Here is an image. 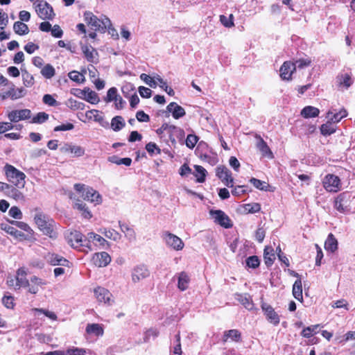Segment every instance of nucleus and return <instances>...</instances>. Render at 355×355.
Returning a JSON list of instances; mask_svg holds the SVG:
<instances>
[{"mask_svg": "<svg viewBox=\"0 0 355 355\" xmlns=\"http://www.w3.org/2000/svg\"><path fill=\"white\" fill-rule=\"evenodd\" d=\"M35 9L39 17L43 20H52L55 17L52 6L46 1L41 0L35 2Z\"/></svg>", "mask_w": 355, "mask_h": 355, "instance_id": "nucleus-5", "label": "nucleus"}, {"mask_svg": "<svg viewBox=\"0 0 355 355\" xmlns=\"http://www.w3.org/2000/svg\"><path fill=\"white\" fill-rule=\"evenodd\" d=\"M209 214L214 220V223L220 225L225 228H230L232 227V223L229 216L222 210H213L209 211Z\"/></svg>", "mask_w": 355, "mask_h": 355, "instance_id": "nucleus-9", "label": "nucleus"}, {"mask_svg": "<svg viewBox=\"0 0 355 355\" xmlns=\"http://www.w3.org/2000/svg\"><path fill=\"white\" fill-rule=\"evenodd\" d=\"M40 73L45 78L51 79L55 76V70L51 64H46L42 68Z\"/></svg>", "mask_w": 355, "mask_h": 355, "instance_id": "nucleus-41", "label": "nucleus"}, {"mask_svg": "<svg viewBox=\"0 0 355 355\" xmlns=\"http://www.w3.org/2000/svg\"><path fill=\"white\" fill-rule=\"evenodd\" d=\"M46 259L48 263L53 266H66L69 264V261L64 257L53 253H49L46 256Z\"/></svg>", "mask_w": 355, "mask_h": 355, "instance_id": "nucleus-22", "label": "nucleus"}, {"mask_svg": "<svg viewBox=\"0 0 355 355\" xmlns=\"http://www.w3.org/2000/svg\"><path fill=\"white\" fill-rule=\"evenodd\" d=\"M5 173L8 180L18 188L25 185V174L10 164H6Z\"/></svg>", "mask_w": 355, "mask_h": 355, "instance_id": "nucleus-3", "label": "nucleus"}, {"mask_svg": "<svg viewBox=\"0 0 355 355\" xmlns=\"http://www.w3.org/2000/svg\"><path fill=\"white\" fill-rule=\"evenodd\" d=\"M87 239L88 241H95L101 246H104L106 243H107V241L104 238L94 232H89L87 234Z\"/></svg>", "mask_w": 355, "mask_h": 355, "instance_id": "nucleus-48", "label": "nucleus"}, {"mask_svg": "<svg viewBox=\"0 0 355 355\" xmlns=\"http://www.w3.org/2000/svg\"><path fill=\"white\" fill-rule=\"evenodd\" d=\"M7 86L9 87V89L0 94V98H1L2 100H5L8 98H10L12 100H16L22 98L26 94V91L24 88H15L12 83L8 81Z\"/></svg>", "mask_w": 355, "mask_h": 355, "instance_id": "nucleus-10", "label": "nucleus"}, {"mask_svg": "<svg viewBox=\"0 0 355 355\" xmlns=\"http://www.w3.org/2000/svg\"><path fill=\"white\" fill-rule=\"evenodd\" d=\"M33 311H35V312H37V313H42L46 317H48L49 318H50L52 320H56L57 318H58L56 314L54 312L49 311L48 310H45V309H37V308H35V309H33Z\"/></svg>", "mask_w": 355, "mask_h": 355, "instance_id": "nucleus-62", "label": "nucleus"}, {"mask_svg": "<svg viewBox=\"0 0 355 355\" xmlns=\"http://www.w3.org/2000/svg\"><path fill=\"white\" fill-rule=\"evenodd\" d=\"M339 85L344 86L346 89L349 87L352 84V80L349 75L345 74L338 78Z\"/></svg>", "mask_w": 355, "mask_h": 355, "instance_id": "nucleus-54", "label": "nucleus"}, {"mask_svg": "<svg viewBox=\"0 0 355 355\" xmlns=\"http://www.w3.org/2000/svg\"><path fill=\"white\" fill-rule=\"evenodd\" d=\"M86 332L90 335H94L97 337L102 336L104 333L103 327L99 324H88L86 327Z\"/></svg>", "mask_w": 355, "mask_h": 355, "instance_id": "nucleus-29", "label": "nucleus"}, {"mask_svg": "<svg viewBox=\"0 0 355 355\" xmlns=\"http://www.w3.org/2000/svg\"><path fill=\"white\" fill-rule=\"evenodd\" d=\"M162 238L165 242L166 245L174 250H181L184 246L182 240L180 237L169 232H164L162 233Z\"/></svg>", "mask_w": 355, "mask_h": 355, "instance_id": "nucleus-6", "label": "nucleus"}, {"mask_svg": "<svg viewBox=\"0 0 355 355\" xmlns=\"http://www.w3.org/2000/svg\"><path fill=\"white\" fill-rule=\"evenodd\" d=\"M311 60L310 58H306V59H299L295 60V62H293L294 66H295V69L297 68L298 69H304L306 67H309L311 64Z\"/></svg>", "mask_w": 355, "mask_h": 355, "instance_id": "nucleus-55", "label": "nucleus"}, {"mask_svg": "<svg viewBox=\"0 0 355 355\" xmlns=\"http://www.w3.org/2000/svg\"><path fill=\"white\" fill-rule=\"evenodd\" d=\"M65 355H86V352L83 349L73 347L64 351Z\"/></svg>", "mask_w": 355, "mask_h": 355, "instance_id": "nucleus-63", "label": "nucleus"}, {"mask_svg": "<svg viewBox=\"0 0 355 355\" xmlns=\"http://www.w3.org/2000/svg\"><path fill=\"white\" fill-rule=\"evenodd\" d=\"M320 329V324H315L304 328L302 332L301 336L304 338H311L313 335L316 334Z\"/></svg>", "mask_w": 355, "mask_h": 355, "instance_id": "nucleus-37", "label": "nucleus"}, {"mask_svg": "<svg viewBox=\"0 0 355 355\" xmlns=\"http://www.w3.org/2000/svg\"><path fill=\"white\" fill-rule=\"evenodd\" d=\"M1 230L6 231L7 233L15 237H19L23 235L20 231H18L17 229L10 225L9 224L2 223L1 224Z\"/></svg>", "mask_w": 355, "mask_h": 355, "instance_id": "nucleus-45", "label": "nucleus"}, {"mask_svg": "<svg viewBox=\"0 0 355 355\" xmlns=\"http://www.w3.org/2000/svg\"><path fill=\"white\" fill-rule=\"evenodd\" d=\"M95 297L99 303H103L108 306L112 305L114 302L112 294L106 288L98 286L94 291Z\"/></svg>", "mask_w": 355, "mask_h": 355, "instance_id": "nucleus-12", "label": "nucleus"}, {"mask_svg": "<svg viewBox=\"0 0 355 355\" xmlns=\"http://www.w3.org/2000/svg\"><path fill=\"white\" fill-rule=\"evenodd\" d=\"M234 16L232 14H231L229 17H227L225 15H220V21L221 24L227 28H230L234 26V21H233Z\"/></svg>", "mask_w": 355, "mask_h": 355, "instance_id": "nucleus-56", "label": "nucleus"}, {"mask_svg": "<svg viewBox=\"0 0 355 355\" xmlns=\"http://www.w3.org/2000/svg\"><path fill=\"white\" fill-rule=\"evenodd\" d=\"M31 117V111L28 109L16 110L10 112L8 118L10 122H18L21 120L29 119Z\"/></svg>", "mask_w": 355, "mask_h": 355, "instance_id": "nucleus-16", "label": "nucleus"}, {"mask_svg": "<svg viewBox=\"0 0 355 355\" xmlns=\"http://www.w3.org/2000/svg\"><path fill=\"white\" fill-rule=\"evenodd\" d=\"M74 189L80 193L82 192V197L84 200L94 202L97 205L101 203V196L93 188L86 187L85 185L83 184H75Z\"/></svg>", "mask_w": 355, "mask_h": 355, "instance_id": "nucleus-4", "label": "nucleus"}, {"mask_svg": "<svg viewBox=\"0 0 355 355\" xmlns=\"http://www.w3.org/2000/svg\"><path fill=\"white\" fill-rule=\"evenodd\" d=\"M295 71V66L293 62H284L280 68V76L283 80H289Z\"/></svg>", "mask_w": 355, "mask_h": 355, "instance_id": "nucleus-20", "label": "nucleus"}, {"mask_svg": "<svg viewBox=\"0 0 355 355\" xmlns=\"http://www.w3.org/2000/svg\"><path fill=\"white\" fill-rule=\"evenodd\" d=\"M244 209L247 213L254 214L260 211L261 205L259 203L246 204Z\"/></svg>", "mask_w": 355, "mask_h": 355, "instance_id": "nucleus-59", "label": "nucleus"}, {"mask_svg": "<svg viewBox=\"0 0 355 355\" xmlns=\"http://www.w3.org/2000/svg\"><path fill=\"white\" fill-rule=\"evenodd\" d=\"M334 111V110H330L327 113V118L334 123L339 122L347 114V111L344 109L340 110L338 112H335Z\"/></svg>", "mask_w": 355, "mask_h": 355, "instance_id": "nucleus-28", "label": "nucleus"}, {"mask_svg": "<svg viewBox=\"0 0 355 355\" xmlns=\"http://www.w3.org/2000/svg\"><path fill=\"white\" fill-rule=\"evenodd\" d=\"M99 232L107 238L112 239L114 241H119L121 237V234L113 229L107 230L106 228H101Z\"/></svg>", "mask_w": 355, "mask_h": 355, "instance_id": "nucleus-36", "label": "nucleus"}, {"mask_svg": "<svg viewBox=\"0 0 355 355\" xmlns=\"http://www.w3.org/2000/svg\"><path fill=\"white\" fill-rule=\"evenodd\" d=\"M83 234L78 231L69 232L67 236L68 243L73 248H79L80 246H88L87 240H83Z\"/></svg>", "mask_w": 355, "mask_h": 355, "instance_id": "nucleus-15", "label": "nucleus"}, {"mask_svg": "<svg viewBox=\"0 0 355 355\" xmlns=\"http://www.w3.org/2000/svg\"><path fill=\"white\" fill-rule=\"evenodd\" d=\"M166 111L171 113L175 119H179L186 114L184 109L175 102L169 103L166 107Z\"/></svg>", "mask_w": 355, "mask_h": 355, "instance_id": "nucleus-21", "label": "nucleus"}, {"mask_svg": "<svg viewBox=\"0 0 355 355\" xmlns=\"http://www.w3.org/2000/svg\"><path fill=\"white\" fill-rule=\"evenodd\" d=\"M84 19L87 25L95 31L104 33L112 26L111 21L108 17L103 15L101 18H98L90 11L84 12Z\"/></svg>", "mask_w": 355, "mask_h": 355, "instance_id": "nucleus-1", "label": "nucleus"}, {"mask_svg": "<svg viewBox=\"0 0 355 355\" xmlns=\"http://www.w3.org/2000/svg\"><path fill=\"white\" fill-rule=\"evenodd\" d=\"M22 78L24 84L26 87H31L34 84V78L33 75L29 73L27 71H22Z\"/></svg>", "mask_w": 355, "mask_h": 355, "instance_id": "nucleus-52", "label": "nucleus"}, {"mask_svg": "<svg viewBox=\"0 0 355 355\" xmlns=\"http://www.w3.org/2000/svg\"><path fill=\"white\" fill-rule=\"evenodd\" d=\"M196 169L195 176L197 178V182L202 183L205 181V177L207 175V171L201 166L195 165Z\"/></svg>", "mask_w": 355, "mask_h": 355, "instance_id": "nucleus-44", "label": "nucleus"}, {"mask_svg": "<svg viewBox=\"0 0 355 355\" xmlns=\"http://www.w3.org/2000/svg\"><path fill=\"white\" fill-rule=\"evenodd\" d=\"M9 215L16 219H21L22 218V213L21 210L16 206L12 207L9 210Z\"/></svg>", "mask_w": 355, "mask_h": 355, "instance_id": "nucleus-64", "label": "nucleus"}, {"mask_svg": "<svg viewBox=\"0 0 355 355\" xmlns=\"http://www.w3.org/2000/svg\"><path fill=\"white\" fill-rule=\"evenodd\" d=\"M263 259L265 264L267 266H270L272 265L274 260L275 259V254L272 247L266 246L263 252Z\"/></svg>", "mask_w": 355, "mask_h": 355, "instance_id": "nucleus-32", "label": "nucleus"}, {"mask_svg": "<svg viewBox=\"0 0 355 355\" xmlns=\"http://www.w3.org/2000/svg\"><path fill=\"white\" fill-rule=\"evenodd\" d=\"M261 307L268 322L272 324L275 326H277L279 324V315L272 307V306L268 303L261 302Z\"/></svg>", "mask_w": 355, "mask_h": 355, "instance_id": "nucleus-13", "label": "nucleus"}, {"mask_svg": "<svg viewBox=\"0 0 355 355\" xmlns=\"http://www.w3.org/2000/svg\"><path fill=\"white\" fill-rule=\"evenodd\" d=\"M148 267L144 264H139L133 268L131 272L132 282L138 283L150 276Z\"/></svg>", "mask_w": 355, "mask_h": 355, "instance_id": "nucleus-11", "label": "nucleus"}, {"mask_svg": "<svg viewBox=\"0 0 355 355\" xmlns=\"http://www.w3.org/2000/svg\"><path fill=\"white\" fill-rule=\"evenodd\" d=\"M245 308L248 310H252L254 307V304L252 300L247 295L238 294L236 298Z\"/></svg>", "mask_w": 355, "mask_h": 355, "instance_id": "nucleus-38", "label": "nucleus"}, {"mask_svg": "<svg viewBox=\"0 0 355 355\" xmlns=\"http://www.w3.org/2000/svg\"><path fill=\"white\" fill-rule=\"evenodd\" d=\"M241 340V334L237 329H230L224 331L222 340L223 343H227L229 340L234 342H239Z\"/></svg>", "mask_w": 355, "mask_h": 355, "instance_id": "nucleus-24", "label": "nucleus"}, {"mask_svg": "<svg viewBox=\"0 0 355 355\" xmlns=\"http://www.w3.org/2000/svg\"><path fill=\"white\" fill-rule=\"evenodd\" d=\"M69 78L78 83L83 82L85 78L83 75L80 74L79 72L76 71H73L69 73L68 74Z\"/></svg>", "mask_w": 355, "mask_h": 355, "instance_id": "nucleus-60", "label": "nucleus"}, {"mask_svg": "<svg viewBox=\"0 0 355 355\" xmlns=\"http://www.w3.org/2000/svg\"><path fill=\"white\" fill-rule=\"evenodd\" d=\"M250 182L252 183L255 188L261 191H268V187L269 185L264 181H261L255 178H252L250 180Z\"/></svg>", "mask_w": 355, "mask_h": 355, "instance_id": "nucleus-47", "label": "nucleus"}, {"mask_svg": "<svg viewBox=\"0 0 355 355\" xmlns=\"http://www.w3.org/2000/svg\"><path fill=\"white\" fill-rule=\"evenodd\" d=\"M82 51L88 62H96L98 60V52L92 46H83Z\"/></svg>", "mask_w": 355, "mask_h": 355, "instance_id": "nucleus-26", "label": "nucleus"}, {"mask_svg": "<svg viewBox=\"0 0 355 355\" xmlns=\"http://www.w3.org/2000/svg\"><path fill=\"white\" fill-rule=\"evenodd\" d=\"M119 96L117 94V89L116 87H111L108 89L107 92V96L105 98V101L106 102H112L114 101L116 98Z\"/></svg>", "mask_w": 355, "mask_h": 355, "instance_id": "nucleus-58", "label": "nucleus"}, {"mask_svg": "<svg viewBox=\"0 0 355 355\" xmlns=\"http://www.w3.org/2000/svg\"><path fill=\"white\" fill-rule=\"evenodd\" d=\"M82 98L92 104H97L99 101L98 94L89 88H85L80 91Z\"/></svg>", "mask_w": 355, "mask_h": 355, "instance_id": "nucleus-23", "label": "nucleus"}, {"mask_svg": "<svg viewBox=\"0 0 355 355\" xmlns=\"http://www.w3.org/2000/svg\"><path fill=\"white\" fill-rule=\"evenodd\" d=\"M125 123L124 119L121 116H114L111 121V127L114 131H119L121 130Z\"/></svg>", "mask_w": 355, "mask_h": 355, "instance_id": "nucleus-43", "label": "nucleus"}, {"mask_svg": "<svg viewBox=\"0 0 355 355\" xmlns=\"http://www.w3.org/2000/svg\"><path fill=\"white\" fill-rule=\"evenodd\" d=\"M257 148L261 152L263 156H267L270 158H272V153L268 147L266 142L261 137H259V141L257 143Z\"/></svg>", "mask_w": 355, "mask_h": 355, "instance_id": "nucleus-34", "label": "nucleus"}, {"mask_svg": "<svg viewBox=\"0 0 355 355\" xmlns=\"http://www.w3.org/2000/svg\"><path fill=\"white\" fill-rule=\"evenodd\" d=\"M49 119V114L44 112H39L36 114V116H35L33 119H32V121H31V123H42L45 121H46Z\"/></svg>", "mask_w": 355, "mask_h": 355, "instance_id": "nucleus-53", "label": "nucleus"}, {"mask_svg": "<svg viewBox=\"0 0 355 355\" xmlns=\"http://www.w3.org/2000/svg\"><path fill=\"white\" fill-rule=\"evenodd\" d=\"M27 272L24 268H20L17 271L16 279L19 288L29 286V281L26 278Z\"/></svg>", "mask_w": 355, "mask_h": 355, "instance_id": "nucleus-27", "label": "nucleus"}, {"mask_svg": "<svg viewBox=\"0 0 355 355\" xmlns=\"http://www.w3.org/2000/svg\"><path fill=\"white\" fill-rule=\"evenodd\" d=\"M190 277L189 275L182 271L178 274V288L181 291H186L189 288Z\"/></svg>", "mask_w": 355, "mask_h": 355, "instance_id": "nucleus-25", "label": "nucleus"}, {"mask_svg": "<svg viewBox=\"0 0 355 355\" xmlns=\"http://www.w3.org/2000/svg\"><path fill=\"white\" fill-rule=\"evenodd\" d=\"M333 123V121L328 119V121L326 123H324L321 125L320 131L322 135L327 136L335 132L336 127Z\"/></svg>", "mask_w": 355, "mask_h": 355, "instance_id": "nucleus-39", "label": "nucleus"}, {"mask_svg": "<svg viewBox=\"0 0 355 355\" xmlns=\"http://www.w3.org/2000/svg\"><path fill=\"white\" fill-rule=\"evenodd\" d=\"M108 161L117 165L123 164L127 166H130L132 163V159L129 157L120 158L116 155L109 157Z\"/></svg>", "mask_w": 355, "mask_h": 355, "instance_id": "nucleus-42", "label": "nucleus"}, {"mask_svg": "<svg viewBox=\"0 0 355 355\" xmlns=\"http://www.w3.org/2000/svg\"><path fill=\"white\" fill-rule=\"evenodd\" d=\"M351 195L348 192L339 194L334 200V208L340 213H346L350 211Z\"/></svg>", "mask_w": 355, "mask_h": 355, "instance_id": "nucleus-7", "label": "nucleus"}, {"mask_svg": "<svg viewBox=\"0 0 355 355\" xmlns=\"http://www.w3.org/2000/svg\"><path fill=\"white\" fill-rule=\"evenodd\" d=\"M166 133L168 135L169 139L173 146L176 145L175 136L180 139H182L184 136V131L182 128L168 123L166 129Z\"/></svg>", "mask_w": 355, "mask_h": 355, "instance_id": "nucleus-17", "label": "nucleus"}, {"mask_svg": "<svg viewBox=\"0 0 355 355\" xmlns=\"http://www.w3.org/2000/svg\"><path fill=\"white\" fill-rule=\"evenodd\" d=\"M92 263L97 267H105L111 261V257L106 252L95 253L92 258Z\"/></svg>", "mask_w": 355, "mask_h": 355, "instance_id": "nucleus-18", "label": "nucleus"}, {"mask_svg": "<svg viewBox=\"0 0 355 355\" xmlns=\"http://www.w3.org/2000/svg\"><path fill=\"white\" fill-rule=\"evenodd\" d=\"M75 207L82 212V216L85 218H92V215L91 212L89 211L88 208L86 207V205L83 202L78 201L75 204Z\"/></svg>", "mask_w": 355, "mask_h": 355, "instance_id": "nucleus-46", "label": "nucleus"}, {"mask_svg": "<svg viewBox=\"0 0 355 355\" xmlns=\"http://www.w3.org/2000/svg\"><path fill=\"white\" fill-rule=\"evenodd\" d=\"M246 265L250 268H257L260 264L259 259L257 256H250L246 259Z\"/></svg>", "mask_w": 355, "mask_h": 355, "instance_id": "nucleus-51", "label": "nucleus"}, {"mask_svg": "<svg viewBox=\"0 0 355 355\" xmlns=\"http://www.w3.org/2000/svg\"><path fill=\"white\" fill-rule=\"evenodd\" d=\"M34 220L38 228L44 234L49 236L50 238L57 236L56 225L53 219L42 213H38L35 215Z\"/></svg>", "mask_w": 355, "mask_h": 355, "instance_id": "nucleus-2", "label": "nucleus"}, {"mask_svg": "<svg viewBox=\"0 0 355 355\" xmlns=\"http://www.w3.org/2000/svg\"><path fill=\"white\" fill-rule=\"evenodd\" d=\"M86 116L89 119H94L95 121L101 122L103 121V117L100 114L99 111L96 110H89L86 112Z\"/></svg>", "mask_w": 355, "mask_h": 355, "instance_id": "nucleus-50", "label": "nucleus"}, {"mask_svg": "<svg viewBox=\"0 0 355 355\" xmlns=\"http://www.w3.org/2000/svg\"><path fill=\"white\" fill-rule=\"evenodd\" d=\"M320 110L318 108L308 105L304 107L301 111V116L305 119L316 117L319 115Z\"/></svg>", "mask_w": 355, "mask_h": 355, "instance_id": "nucleus-30", "label": "nucleus"}, {"mask_svg": "<svg viewBox=\"0 0 355 355\" xmlns=\"http://www.w3.org/2000/svg\"><path fill=\"white\" fill-rule=\"evenodd\" d=\"M146 150L150 155L154 154L155 151L157 152V154H160L161 153L160 148L154 142H149V143H148L146 145Z\"/></svg>", "mask_w": 355, "mask_h": 355, "instance_id": "nucleus-61", "label": "nucleus"}, {"mask_svg": "<svg viewBox=\"0 0 355 355\" xmlns=\"http://www.w3.org/2000/svg\"><path fill=\"white\" fill-rule=\"evenodd\" d=\"M198 141V137L195 135H188L186 139V146L190 148L193 149L196 144H197Z\"/></svg>", "mask_w": 355, "mask_h": 355, "instance_id": "nucleus-57", "label": "nucleus"}, {"mask_svg": "<svg viewBox=\"0 0 355 355\" xmlns=\"http://www.w3.org/2000/svg\"><path fill=\"white\" fill-rule=\"evenodd\" d=\"M324 248L331 252H334L338 248V241L331 233L329 234L324 243Z\"/></svg>", "mask_w": 355, "mask_h": 355, "instance_id": "nucleus-33", "label": "nucleus"}, {"mask_svg": "<svg viewBox=\"0 0 355 355\" xmlns=\"http://www.w3.org/2000/svg\"><path fill=\"white\" fill-rule=\"evenodd\" d=\"M7 196L17 202H24L26 200L24 193L13 186L8 191Z\"/></svg>", "mask_w": 355, "mask_h": 355, "instance_id": "nucleus-31", "label": "nucleus"}, {"mask_svg": "<svg viewBox=\"0 0 355 355\" xmlns=\"http://www.w3.org/2000/svg\"><path fill=\"white\" fill-rule=\"evenodd\" d=\"M216 176L228 187H233L234 178L231 171L225 166H218L216 169Z\"/></svg>", "mask_w": 355, "mask_h": 355, "instance_id": "nucleus-14", "label": "nucleus"}, {"mask_svg": "<svg viewBox=\"0 0 355 355\" xmlns=\"http://www.w3.org/2000/svg\"><path fill=\"white\" fill-rule=\"evenodd\" d=\"M293 295L294 297L300 301L302 300V286L301 279H297L293 286Z\"/></svg>", "mask_w": 355, "mask_h": 355, "instance_id": "nucleus-35", "label": "nucleus"}, {"mask_svg": "<svg viewBox=\"0 0 355 355\" xmlns=\"http://www.w3.org/2000/svg\"><path fill=\"white\" fill-rule=\"evenodd\" d=\"M155 78L158 82L159 86L163 89L168 95L173 96L175 94L173 89L168 87L166 82L164 81L159 76H157Z\"/></svg>", "mask_w": 355, "mask_h": 355, "instance_id": "nucleus-49", "label": "nucleus"}, {"mask_svg": "<svg viewBox=\"0 0 355 355\" xmlns=\"http://www.w3.org/2000/svg\"><path fill=\"white\" fill-rule=\"evenodd\" d=\"M322 185L328 192L336 193L341 188L340 178L334 174H327L322 180Z\"/></svg>", "mask_w": 355, "mask_h": 355, "instance_id": "nucleus-8", "label": "nucleus"}, {"mask_svg": "<svg viewBox=\"0 0 355 355\" xmlns=\"http://www.w3.org/2000/svg\"><path fill=\"white\" fill-rule=\"evenodd\" d=\"M13 29L15 33L19 35H26L29 32L28 26L21 21L15 22L13 25Z\"/></svg>", "mask_w": 355, "mask_h": 355, "instance_id": "nucleus-40", "label": "nucleus"}, {"mask_svg": "<svg viewBox=\"0 0 355 355\" xmlns=\"http://www.w3.org/2000/svg\"><path fill=\"white\" fill-rule=\"evenodd\" d=\"M62 153H71L74 157H81L85 154V149L80 146L66 143L60 148Z\"/></svg>", "mask_w": 355, "mask_h": 355, "instance_id": "nucleus-19", "label": "nucleus"}]
</instances>
